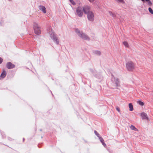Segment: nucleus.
Returning <instances> with one entry per match:
<instances>
[{"label":"nucleus","instance_id":"obj_1","mask_svg":"<svg viewBox=\"0 0 153 153\" xmlns=\"http://www.w3.org/2000/svg\"><path fill=\"white\" fill-rule=\"evenodd\" d=\"M126 67L129 71H133L135 69L134 64L131 61H129L127 63Z\"/></svg>","mask_w":153,"mask_h":153},{"label":"nucleus","instance_id":"obj_2","mask_svg":"<svg viewBox=\"0 0 153 153\" xmlns=\"http://www.w3.org/2000/svg\"><path fill=\"white\" fill-rule=\"evenodd\" d=\"M34 32L37 35H39L41 33V30L40 27L37 24L34 23L33 25Z\"/></svg>","mask_w":153,"mask_h":153},{"label":"nucleus","instance_id":"obj_3","mask_svg":"<svg viewBox=\"0 0 153 153\" xmlns=\"http://www.w3.org/2000/svg\"><path fill=\"white\" fill-rule=\"evenodd\" d=\"M82 7L79 6L76 9V14L79 17H82L83 14Z\"/></svg>","mask_w":153,"mask_h":153},{"label":"nucleus","instance_id":"obj_4","mask_svg":"<svg viewBox=\"0 0 153 153\" xmlns=\"http://www.w3.org/2000/svg\"><path fill=\"white\" fill-rule=\"evenodd\" d=\"M87 18L89 20L93 21L94 20V14L93 12L91 11L87 13Z\"/></svg>","mask_w":153,"mask_h":153},{"label":"nucleus","instance_id":"obj_5","mask_svg":"<svg viewBox=\"0 0 153 153\" xmlns=\"http://www.w3.org/2000/svg\"><path fill=\"white\" fill-rule=\"evenodd\" d=\"M51 37L55 41L57 44H58L59 41L57 38L56 37L55 34L53 31H51L49 33Z\"/></svg>","mask_w":153,"mask_h":153},{"label":"nucleus","instance_id":"obj_6","mask_svg":"<svg viewBox=\"0 0 153 153\" xmlns=\"http://www.w3.org/2000/svg\"><path fill=\"white\" fill-rule=\"evenodd\" d=\"M84 13L87 14L90 12L91 7L90 6L87 5L84 6L82 7Z\"/></svg>","mask_w":153,"mask_h":153},{"label":"nucleus","instance_id":"obj_7","mask_svg":"<svg viewBox=\"0 0 153 153\" xmlns=\"http://www.w3.org/2000/svg\"><path fill=\"white\" fill-rule=\"evenodd\" d=\"M114 81L113 82V85L117 87H120V82L119 80L117 79H114Z\"/></svg>","mask_w":153,"mask_h":153},{"label":"nucleus","instance_id":"obj_8","mask_svg":"<svg viewBox=\"0 0 153 153\" xmlns=\"http://www.w3.org/2000/svg\"><path fill=\"white\" fill-rule=\"evenodd\" d=\"M6 67L9 69H10L14 68L15 67V65L12 63L11 62H8L6 65Z\"/></svg>","mask_w":153,"mask_h":153},{"label":"nucleus","instance_id":"obj_9","mask_svg":"<svg viewBox=\"0 0 153 153\" xmlns=\"http://www.w3.org/2000/svg\"><path fill=\"white\" fill-rule=\"evenodd\" d=\"M79 36L84 40H87L89 39V38L88 36L83 33H80Z\"/></svg>","mask_w":153,"mask_h":153},{"label":"nucleus","instance_id":"obj_10","mask_svg":"<svg viewBox=\"0 0 153 153\" xmlns=\"http://www.w3.org/2000/svg\"><path fill=\"white\" fill-rule=\"evenodd\" d=\"M39 8L40 10H42L44 13H46V8L45 7L43 6H40L39 7Z\"/></svg>","mask_w":153,"mask_h":153},{"label":"nucleus","instance_id":"obj_11","mask_svg":"<svg viewBox=\"0 0 153 153\" xmlns=\"http://www.w3.org/2000/svg\"><path fill=\"white\" fill-rule=\"evenodd\" d=\"M7 73L6 71H3L0 76V79H2L4 78L6 76Z\"/></svg>","mask_w":153,"mask_h":153},{"label":"nucleus","instance_id":"obj_12","mask_svg":"<svg viewBox=\"0 0 153 153\" xmlns=\"http://www.w3.org/2000/svg\"><path fill=\"white\" fill-rule=\"evenodd\" d=\"M141 116L142 117V119H148L147 115H146V114L144 112H143L141 113Z\"/></svg>","mask_w":153,"mask_h":153},{"label":"nucleus","instance_id":"obj_13","mask_svg":"<svg viewBox=\"0 0 153 153\" xmlns=\"http://www.w3.org/2000/svg\"><path fill=\"white\" fill-rule=\"evenodd\" d=\"M128 106L129 108V110L130 111H131L133 110V106L131 103H129L128 104Z\"/></svg>","mask_w":153,"mask_h":153},{"label":"nucleus","instance_id":"obj_14","mask_svg":"<svg viewBox=\"0 0 153 153\" xmlns=\"http://www.w3.org/2000/svg\"><path fill=\"white\" fill-rule=\"evenodd\" d=\"M143 2H144L145 1L148 2V4L149 5H151L152 4V3L150 0H141Z\"/></svg>","mask_w":153,"mask_h":153},{"label":"nucleus","instance_id":"obj_15","mask_svg":"<svg viewBox=\"0 0 153 153\" xmlns=\"http://www.w3.org/2000/svg\"><path fill=\"white\" fill-rule=\"evenodd\" d=\"M130 128L131 130H134L135 131H137L138 130L134 126L132 125H131V126Z\"/></svg>","mask_w":153,"mask_h":153},{"label":"nucleus","instance_id":"obj_16","mask_svg":"<svg viewBox=\"0 0 153 153\" xmlns=\"http://www.w3.org/2000/svg\"><path fill=\"white\" fill-rule=\"evenodd\" d=\"M137 103L141 106H143L144 105L143 102L141 101H137Z\"/></svg>","mask_w":153,"mask_h":153},{"label":"nucleus","instance_id":"obj_17","mask_svg":"<svg viewBox=\"0 0 153 153\" xmlns=\"http://www.w3.org/2000/svg\"><path fill=\"white\" fill-rule=\"evenodd\" d=\"M123 44L126 47H128L129 45L128 43L126 42H123Z\"/></svg>","mask_w":153,"mask_h":153},{"label":"nucleus","instance_id":"obj_18","mask_svg":"<svg viewBox=\"0 0 153 153\" xmlns=\"http://www.w3.org/2000/svg\"><path fill=\"white\" fill-rule=\"evenodd\" d=\"M149 12L152 14H153V10H152V9L151 8L149 7Z\"/></svg>","mask_w":153,"mask_h":153},{"label":"nucleus","instance_id":"obj_19","mask_svg":"<svg viewBox=\"0 0 153 153\" xmlns=\"http://www.w3.org/2000/svg\"><path fill=\"white\" fill-rule=\"evenodd\" d=\"M94 133L95 134L97 135V137L99 138L100 137V135L98 133V132L96 131H94Z\"/></svg>","mask_w":153,"mask_h":153},{"label":"nucleus","instance_id":"obj_20","mask_svg":"<svg viewBox=\"0 0 153 153\" xmlns=\"http://www.w3.org/2000/svg\"><path fill=\"white\" fill-rule=\"evenodd\" d=\"M99 139L100 140V141H101V142L102 143L103 142H104V140H103V138H102V137H99Z\"/></svg>","mask_w":153,"mask_h":153},{"label":"nucleus","instance_id":"obj_21","mask_svg":"<svg viewBox=\"0 0 153 153\" xmlns=\"http://www.w3.org/2000/svg\"><path fill=\"white\" fill-rule=\"evenodd\" d=\"M76 31L77 33H79V35H80V33H82V32H80V31L78 29H76Z\"/></svg>","mask_w":153,"mask_h":153},{"label":"nucleus","instance_id":"obj_22","mask_svg":"<svg viewBox=\"0 0 153 153\" xmlns=\"http://www.w3.org/2000/svg\"><path fill=\"white\" fill-rule=\"evenodd\" d=\"M71 3L73 5H75V3L73 0H69Z\"/></svg>","mask_w":153,"mask_h":153},{"label":"nucleus","instance_id":"obj_23","mask_svg":"<svg viewBox=\"0 0 153 153\" xmlns=\"http://www.w3.org/2000/svg\"><path fill=\"white\" fill-rule=\"evenodd\" d=\"M116 110L118 112H120V109L119 107H116Z\"/></svg>","mask_w":153,"mask_h":153},{"label":"nucleus","instance_id":"obj_24","mask_svg":"<svg viewBox=\"0 0 153 153\" xmlns=\"http://www.w3.org/2000/svg\"><path fill=\"white\" fill-rule=\"evenodd\" d=\"M3 61V59L2 58H1V57H0V64H1L2 63Z\"/></svg>","mask_w":153,"mask_h":153},{"label":"nucleus","instance_id":"obj_25","mask_svg":"<svg viewBox=\"0 0 153 153\" xmlns=\"http://www.w3.org/2000/svg\"><path fill=\"white\" fill-rule=\"evenodd\" d=\"M102 145L105 147H106V144H105V143H104V142H103L102 143Z\"/></svg>","mask_w":153,"mask_h":153},{"label":"nucleus","instance_id":"obj_26","mask_svg":"<svg viewBox=\"0 0 153 153\" xmlns=\"http://www.w3.org/2000/svg\"><path fill=\"white\" fill-rule=\"evenodd\" d=\"M96 52L97 54L98 55H100L101 53L99 51H96Z\"/></svg>","mask_w":153,"mask_h":153},{"label":"nucleus","instance_id":"obj_27","mask_svg":"<svg viewBox=\"0 0 153 153\" xmlns=\"http://www.w3.org/2000/svg\"><path fill=\"white\" fill-rule=\"evenodd\" d=\"M90 2H92L94 0H88Z\"/></svg>","mask_w":153,"mask_h":153},{"label":"nucleus","instance_id":"obj_28","mask_svg":"<svg viewBox=\"0 0 153 153\" xmlns=\"http://www.w3.org/2000/svg\"><path fill=\"white\" fill-rule=\"evenodd\" d=\"M24 140V138H23V141Z\"/></svg>","mask_w":153,"mask_h":153}]
</instances>
